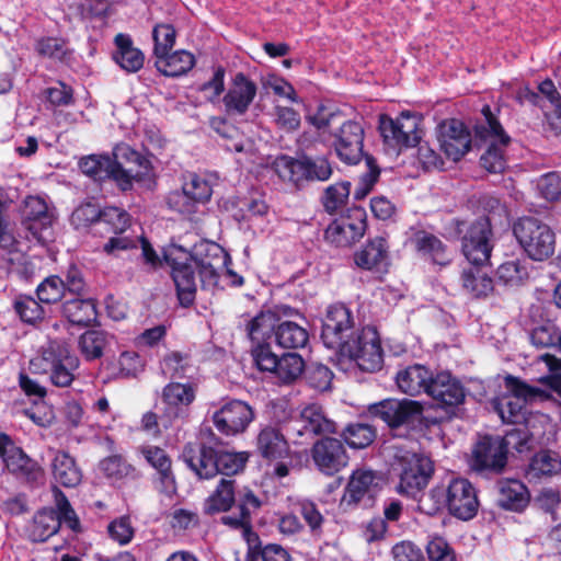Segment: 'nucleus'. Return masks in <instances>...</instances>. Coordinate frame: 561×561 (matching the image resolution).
Listing matches in <instances>:
<instances>
[{
    "label": "nucleus",
    "mask_w": 561,
    "mask_h": 561,
    "mask_svg": "<svg viewBox=\"0 0 561 561\" xmlns=\"http://www.w3.org/2000/svg\"><path fill=\"white\" fill-rule=\"evenodd\" d=\"M65 293V282L58 276H49L44 279L36 289L38 299L45 304H55L61 299Z\"/></svg>",
    "instance_id": "63"
},
{
    "label": "nucleus",
    "mask_w": 561,
    "mask_h": 561,
    "mask_svg": "<svg viewBox=\"0 0 561 561\" xmlns=\"http://www.w3.org/2000/svg\"><path fill=\"white\" fill-rule=\"evenodd\" d=\"M153 56L164 57L172 50L176 41V30L170 23H157L152 28Z\"/></svg>",
    "instance_id": "50"
},
{
    "label": "nucleus",
    "mask_w": 561,
    "mask_h": 561,
    "mask_svg": "<svg viewBox=\"0 0 561 561\" xmlns=\"http://www.w3.org/2000/svg\"><path fill=\"white\" fill-rule=\"evenodd\" d=\"M141 454L147 462L157 470L161 491L167 494L175 493V477L171 468V459L167 453L160 447L149 445L141 448Z\"/></svg>",
    "instance_id": "28"
},
{
    "label": "nucleus",
    "mask_w": 561,
    "mask_h": 561,
    "mask_svg": "<svg viewBox=\"0 0 561 561\" xmlns=\"http://www.w3.org/2000/svg\"><path fill=\"white\" fill-rule=\"evenodd\" d=\"M112 158L121 162L124 170H135L133 182H141L152 168L148 158L124 142L114 147Z\"/></svg>",
    "instance_id": "31"
},
{
    "label": "nucleus",
    "mask_w": 561,
    "mask_h": 561,
    "mask_svg": "<svg viewBox=\"0 0 561 561\" xmlns=\"http://www.w3.org/2000/svg\"><path fill=\"white\" fill-rule=\"evenodd\" d=\"M419 125L417 118L409 112H402L397 118L381 114L378 129L387 146L401 150L419 144L422 133Z\"/></svg>",
    "instance_id": "10"
},
{
    "label": "nucleus",
    "mask_w": 561,
    "mask_h": 561,
    "mask_svg": "<svg viewBox=\"0 0 561 561\" xmlns=\"http://www.w3.org/2000/svg\"><path fill=\"white\" fill-rule=\"evenodd\" d=\"M3 463L10 472L27 480H35L41 473V468L37 462L31 459L23 449L18 446L5 457Z\"/></svg>",
    "instance_id": "45"
},
{
    "label": "nucleus",
    "mask_w": 561,
    "mask_h": 561,
    "mask_svg": "<svg viewBox=\"0 0 561 561\" xmlns=\"http://www.w3.org/2000/svg\"><path fill=\"white\" fill-rule=\"evenodd\" d=\"M530 342L538 348L561 351V329L552 322H546L531 331Z\"/></svg>",
    "instance_id": "49"
},
{
    "label": "nucleus",
    "mask_w": 561,
    "mask_h": 561,
    "mask_svg": "<svg viewBox=\"0 0 561 561\" xmlns=\"http://www.w3.org/2000/svg\"><path fill=\"white\" fill-rule=\"evenodd\" d=\"M427 394L442 408H455L463 403L466 392L458 379L448 371H439L433 376Z\"/></svg>",
    "instance_id": "24"
},
{
    "label": "nucleus",
    "mask_w": 561,
    "mask_h": 561,
    "mask_svg": "<svg viewBox=\"0 0 561 561\" xmlns=\"http://www.w3.org/2000/svg\"><path fill=\"white\" fill-rule=\"evenodd\" d=\"M507 393L493 400L494 410L505 423H520L525 420L526 404L536 400H547L546 390L529 386L514 376L505 377Z\"/></svg>",
    "instance_id": "6"
},
{
    "label": "nucleus",
    "mask_w": 561,
    "mask_h": 561,
    "mask_svg": "<svg viewBox=\"0 0 561 561\" xmlns=\"http://www.w3.org/2000/svg\"><path fill=\"white\" fill-rule=\"evenodd\" d=\"M54 220V214L43 197L30 195L24 199L21 224L27 241H36L39 245L53 243Z\"/></svg>",
    "instance_id": "8"
},
{
    "label": "nucleus",
    "mask_w": 561,
    "mask_h": 561,
    "mask_svg": "<svg viewBox=\"0 0 561 561\" xmlns=\"http://www.w3.org/2000/svg\"><path fill=\"white\" fill-rule=\"evenodd\" d=\"M64 317L72 324L87 327L96 319V308L92 299H70L62 305Z\"/></svg>",
    "instance_id": "41"
},
{
    "label": "nucleus",
    "mask_w": 561,
    "mask_h": 561,
    "mask_svg": "<svg viewBox=\"0 0 561 561\" xmlns=\"http://www.w3.org/2000/svg\"><path fill=\"white\" fill-rule=\"evenodd\" d=\"M447 507V488L443 485L432 488L417 500V508L426 515H435Z\"/></svg>",
    "instance_id": "57"
},
{
    "label": "nucleus",
    "mask_w": 561,
    "mask_h": 561,
    "mask_svg": "<svg viewBox=\"0 0 561 561\" xmlns=\"http://www.w3.org/2000/svg\"><path fill=\"white\" fill-rule=\"evenodd\" d=\"M305 363L300 355L288 353L277 360L275 374L284 382H290L298 378L304 371Z\"/></svg>",
    "instance_id": "58"
},
{
    "label": "nucleus",
    "mask_w": 561,
    "mask_h": 561,
    "mask_svg": "<svg viewBox=\"0 0 561 561\" xmlns=\"http://www.w3.org/2000/svg\"><path fill=\"white\" fill-rule=\"evenodd\" d=\"M393 470L398 472V493L415 497L428 483L434 471L432 460L402 447H394Z\"/></svg>",
    "instance_id": "5"
},
{
    "label": "nucleus",
    "mask_w": 561,
    "mask_h": 561,
    "mask_svg": "<svg viewBox=\"0 0 561 561\" xmlns=\"http://www.w3.org/2000/svg\"><path fill=\"white\" fill-rule=\"evenodd\" d=\"M507 445L500 436H484L473 447L470 467L477 472L501 473L507 462Z\"/></svg>",
    "instance_id": "15"
},
{
    "label": "nucleus",
    "mask_w": 561,
    "mask_h": 561,
    "mask_svg": "<svg viewBox=\"0 0 561 561\" xmlns=\"http://www.w3.org/2000/svg\"><path fill=\"white\" fill-rule=\"evenodd\" d=\"M352 183L343 180L328 185L321 193L320 203L325 213L336 215L348 203Z\"/></svg>",
    "instance_id": "39"
},
{
    "label": "nucleus",
    "mask_w": 561,
    "mask_h": 561,
    "mask_svg": "<svg viewBox=\"0 0 561 561\" xmlns=\"http://www.w3.org/2000/svg\"><path fill=\"white\" fill-rule=\"evenodd\" d=\"M193 368L192 358L187 353L172 351L160 360L161 373L171 379L190 377Z\"/></svg>",
    "instance_id": "42"
},
{
    "label": "nucleus",
    "mask_w": 561,
    "mask_h": 561,
    "mask_svg": "<svg viewBox=\"0 0 561 561\" xmlns=\"http://www.w3.org/2000/svg\"><path fill=\"white\" fill-rule=\"evenodd\" d=\"M275 339L277 344L284 348H300L306 346L309 335L307 330L297 323L284 321L277 325Z\"/></svg>",
    "instance_id": "46"
},
{
    "label": "nucleus",
    "mask_w": 561,
    "mask_h": 561,
    "mask_svg": "<svg viewBox=\"0 0 561 561\" xmlns=\"http://www.w3.org/2000/svg\"><path fill=\"white\" fill-rule=\"evenodd\" d=\"M102 208L94 202L81 203L71 214L70 220L76 228L92 226L93 231L96 228Z\"/></svg>",
    "instance_id": "60"
},
{
    "label": "nucleus",
    "mask_w": 561,
    "mask_h": 561,
    "mask_svg": "<svg viewBox=\"0 0 561 561\" xmlns=\"http://www.w3.org/2000/svg\"><path fill=\"white\" fill-rule=\"evenodd\" d=\"M526 259L519 256L515 260L506 261L497 267V279L504 285L515 286L523 282L528 275Z\"/></svg>",
    "instance_id": "52"
},
{
    "label": "nucleus",
    "mask_w": 561,
    "mask_h": 561,
    "mask_svg": "<svg viewBox=\"0 0 561 561\" xmlns=\"http://www.w3.org/2000/svg\"><path fill=\"white\" fill-rule=\"evenodd\" d=\"M61 526V519L53 508L38 511L28 528V536L33 541L43 542L55 535Z\"/></svg>",
    "instance_id": "37"
},
{
    "label": "nucleus",
    "mask_w": 561,
    "mask_h": 561,
    "mask_svg": "<svg viewBox=\"0 0 561 561\" xmlns=\"http://www.w3.org/2000/svg\"><path fill=\"white\" fill-rule=\"evenodd\" d=\"M500 110L494 113L490 105H483L481 114L484 118L483 123H477L473 126L476 137L480 139L494 138L499 140L502 146H508L511 137L505 133L497 114Z\"/></svg>",
    "instance_id": "38"
},
{
    "label": "nucleus",
    "mask_w": 561,
    "mask_h": 561,
    "mask_svg": "<svg viewBox=\"0 0 561 561\" xmlns=\"http://www.w3.org/2000/svg\"><path fill=\"white\" fill-rule=\"evenodd\" d=\"M114 43L116 50L113 53L114 61L126 72L134 73L144 67L145 55L134 46L133 39L129 35L118 33Z\"/></svg>",
    "instance_id": "30"
},
{
    "label": "nucleus",
    "mask_w": 561,
    "mask_h": 561,
    "mask_svg": "<svg viewBox=\"0 0 561 561\" xmlns=\"http://www.w3.org/2000/svg\"><path fill=\"white\" fill-rule=\"evenodd\" d=\"M141 249L144 262L150 268L157 270L164 265L171 267V277L181 306H191L197 291L195 253L187 248H161L160 253L154 248Z\"/></svg>",
    "instance_id": "1"
},
{
    "label": "nucleus",
    "mask_w": 561,
    "mask_h": 561,
    "mask_svg": "<svg viewBox=\"0 0 561 561\" xmlns=\"http://www.w3.org/2000/svg\"><path fill=\"white\" fill-rule=\"evenodd\" d=\"M182 457L199 479H211L219 473L237 474L248 461L245 453H218L211 447L193 443L185 445Z\"/></svg>",
    "instance_id": "2"
},
{
    "label": "nucleus",
    "mask_w": 561,
    "mask_h": 561,
    "mask_svg": "<svg viewBox=\"0 0 561 561\" xmlns=\"http://www.w3.org/2000/svg\"><path fill=\"white\" fill-rule=\"evenodd\" d=\"M460 282L465 294L472 298L488 297L494 289L493 279L479 270H465L461 273Z\"/></svg>",
    "instance_id": "43"
},
{
    "label": "nucleus",
    "mask_w": 561,
    "mask_h": 561,
    "mask_svg": "<svg viewBox=\"0 0 561 561\" xmlns=\"http://www.w3.org/2000/svg\"><path fill=\"white\" fill-rule=\"evenodd\" d=\"M257 94L256 83L244 72H237L222 96L225 113L228 116L244 115Z\"/></svg>",
    "instance_id": "18"
},
{
    "label": "nucleus",
    "mask_w": 561,
    "mask_h": 561,
    "mask_svg": "<svg viewBox=\"0 0 561 561\" xmlns=\"http://www.w3.org/2000/svg\"><path fill=\"white\" fill-rule=\"evenodd\" d=\"M50 470L55 482L65 488H75L82 480L76 459L64 450H54Z\"/></svg>",
    "instance_id": "29"
},
{
    "label": "nucleus",
    "mask_w": 561,
    "mask_h": 561,
    "mask_svg": "<svg viewBox=\"0 0 561 561\" xmlns=\"http://www.w3.org/2000/svg\"><path fill=\"white\" fill-rule=\"evenodd\" d=\"M182 191L191 196V198L206 204L213 195V187L210 183L197 173H188L182 185Z\"/></svg>",
    "instance_id": "54"
},
{
    "label": "nucleus",
    "mask_w": 561,
    "mask_h": 561,
    "mask_svg": "<svg viewBox=\"0 0 561 561\" xmlns=\"http://www.w3.org/2000/svg\"><path fill=\"white\" fill-rule=\"evenodd\" d=\"M550 374L539 378V382L556 392L561 398V358L551 354H543L539 357Z\"/></svg>",
    "instance_id": "62"
},
{
    "label": "nucleus",
    "mask_w": 561,
    "mask_h": 561,
    "mask_svg": "<svg viewBox=\"0 0 561 561\" xmlns=\"http://www.w3.org/2000/svg\"><path fill=\"white\" fill-rule=\"evenodd\" d=\"M368 412L371 416L383 421L389 427L397 428L420 422L423 416V405L414 400L386 399L370 404Z\"/></svg>",
    "instance_id": "14"
},
{
    "label": "nucleus",
    "mask_w": 561,
    "mask_h": 561,
    "mask_svg": "<svg viewBox=\"0 0 561 561\" xmlns=\"http://www.w3.org/2000/svg\"><path fill=\"white\" fill-rule=\"evenodd\" d=\"M14 310L25 323H36L44 318V309L34 298L20 296L14 300Z\"/></svg>",
    "instance_id": "61"
},
{
    "label": "nucleus",
    "mask_w": 561,
    "mask_h": 561,
    "mask_svg": "<svg viewBox=\"0 0 561 561\" xmlns=\"http://www.w3.org/2000/svg\"><path fill=\"white\" fill-rule=\"evenodd\" d=\"M336 354L354 360L364 371L379 370L383 363L380 337L371 327L363 328L352 335Z\"/></svg>",
    "instance_id": "7"
},
{
    "label": "nucleus",
    "mask_w": 561,
    "mask_h": 561,
    "mask_svg": "<svg viewBox=\"0 0 561 561\" xmlns=\"http://www.w3.org/2000/svg\"><path fill=\"white\" fill-rule=\"evenodd\" d=\"M355 333L353 332V318L350 309L342 304L330 306L321 331L324 346L337 353Z\"/></svg>",
    "instance_id": "16"
},
{
    "label": "nucleus",
    "mask_w": 561,
    "mask_h": 561,
    "mask_svg": "<svg viewBox=\"0 0 561 561\" xmlns=\"http://www.w3.org/2000/svg\"><path fill=\"white\" fill-rule=\"evenodd\" d=\"M367 229L365 208L353 206L345 215L334 219L325 229L324 238L335 245H353L358 242Z\"/></svg>",
    "instance_id": "13"
},
{
    "label": "nucleus",
    "mask_w": 561,
    "mask_h": 561,
    "mask_svg": "<svg viewBox=\"0 0 561 561\" xmlns=\"http://www.w3.org/2000/svg\"><path fill=\"white\" fill-rule=\"evenodd\" d=\"M499 140H493L488 146L485 152L480 157V164L490 173H501L506 168L504 148Z\"/></svg>",
    "instance_id": "59"
},
{
    "label": "nucleus",
    "mask_w": 561,
    "mask_h": 561,
    "mask_svg": "<svg viewBox=\"0 0 561 561\" xmlns=\"http://www.w3.org/2000/svg\"><path fill=\"white\" fill-rule=\"evenodd\" d=\"M332 148L337 159L347 165H356L366 157L364 151L365 129L360 121L344 119L329 131Z\"/></svg>",
    "instance_id": "9"
},
{
    "label": "nucleus",
    "mask_w": 561,
    "mask_h": 561,
    "mask_svg": "<svg viewBox=\"0 0 561 561\" xmlns=\"http://www.w3.org/2000/svg\"><path fill=\"white\" fill-rule=\"evenodd\" d=\"M278 178L293 184L297 190L311 182H325L333 174L332 162L327 156H309L301 153L298 157L279 154L272 164Z\"/></svg>",
    "instance_id": "3"
},
{
    "label": "nucleus",
    "mask_w": 561,
    "mask_h": 561,
    "mask_svg": "<svg viewBox=\"0 0 561 561\" xmlns=\"http://www.w3.org/2000/svg\"><path fill=\"white\" fill-rule=\"evenodd\" d=\"M439 149L448 159L459 161L471 148V134L466 125L450 118L443 121L436 128Z\"/></svg>",
    "instance_id": "17"
},
{
    "label": "nucleus",
    "mask_w": 561,
    "mask_h": 561,
    "mask_svg": "<svg viewBox=\"0 0 561 561\" xmlns=\"http://www.w3.org/2000/svg\"><path fill=\"white\" fill-rule=\"evenodd\" d=\"M35 51L44 58L64 61L68 55L67 42L61 37L43 36L35 42Z\"/></svg>",
    "instance_id": "53"
},
{
    "label": "nucleus",
    "mask_w": 561,
    "mask_h": 561,
    "mask_svg": "<svg viewBox=\"0 0 561 561\" xmlns=\"http://www.w3.org/2000/svg\"><path fill=\"white\" fill-rule=\"evenodd\" d=\"M294 505L296 511L304 517L310 527V530L314 534H320L324 518L317 505L306 499L296 501Z\"/></svg>",
    "instance_id": "64"
},
{
    "label": "nucleus",
    "mask_w": 561,
    "mask_h": 561,
    "mask_svg": "<svg viewBox=\"0 0 561 561\" xmlns=\"http://www.w3.org/2000/svg\"><path fill=\"white\" fill-rule=\"evenodd\" d=\"M83 174L96 182L112 180L123 192L133 188V169L124 170L122 163L108 154H90L79 160Z\"/></svg>",
    "instance_id": "12"
},
{
    "label": "nucleus",
    "mask_w": 561,
    "mask_h": 561,
    "mask_svg": "<svg viewBox=\"0 0 561 561\" xmlns=\"http://www.w3.org/2000/svg\"><path fill=\"white\" fill-rule=\"evenodd\" d=\"M455 227L461 237L462 245H489L493 236L490 218L486 216L479 217L470 225L466 221L455 220Z\"/></svg>",
    "instance_id": "34"
},
{
    "label": "nucleus",
    "mask_w": 561,
    "mask_h": 561,
    "mask_svg": "<svg viewBox=\"0 0 561 561\" xmlns=\"http://www.w3.org/2000/svg\"><path fill=\"white\" fill-rule=\"evenodd\" d=\"M196 397V387L192 383L170 382L163 387L161 400L164 405V416L170 422L184 420L188 408Z\"/></svg>",
    "instance_id": "23"
},
{
    "label": "nucleus",
    "mask_w": 561,
    "mask_h": 561,
    "mask_svg": "<svg viewBox=\"0 0 561 561\" xmlns=\"http://www.w3.org/2000/svg\"><path fill=\"white\" fill-rule=\"evenodd\" d=\"M209 250H213V248ZM209 250L205 255L195 253V267L199 273L202 288L206 290H215L219 288L220 273L218 268L221 265L217 259L213 257V252Z\"/></svg>",
    "instance_id": "44"
},
{
    "label": "nucleus",
    "mask_w": 561,
    "mask_h": 561,
    "mask_svg": "<svg viewBox=\"0 0 561 561\" xmlns=\"http://www.w3.org/2000/svg\"><path fill=\"white\" fill-rule=\"evenodd\" d=\"M433 376L434 374L424 365L414 364L398 370L396 385L402 393L409 396H419L422 392L427 394Z\"/></svg>",
    "instance_id": "26"
},
{
    "label": "nucleus",
    "mask_w": 561,
    "mask_h": 561,
    "mask_svg": "<svg viewBox=\"0 0 561 561\" xmlns=\"http://www.w3.org/2000/svg\"><path fill=\"white\" fill-rule=\"evenodd\" d=\"M311 457L317 469L325 476H333L348 463L343 443L333 437L317 440L312 446Z\"/></svg>",
    "instance_id": "19"
},
{
    "label": "nucleus",
    "mask_w": 561,
    "mask_h": 561,
    "mask_svg": "<svg viewBox=\"0 0 561 561\" xmlns=\"http://www.w3.org/2000/svg\"><path fill=\"white\" fill-rule=\"evenodd\" d=\"M561 473V457L551 450H540L529 462L527 474L530 478H551Z\"/></svg>",
    "instance_id": "40"
},
{
    "label": "nucleus",
    "mask_w": 561,
    "mask_h": 561,
    "mask_svg": "<svg viewBox=\"0 0 561 561\" xmlns=\"http://www.w3.org/2000/svg\"><path fill=\"white\" fill-rule=\"evenodd\" d=\"M376 477L371 470H355L347 483L342 501L348 505L357 504L365 497H371L376 488Z\"/></svg>",
    "instance_id": "32"
},
{
    "label": "nucleus",
    "mask_w": 561,
    "mask_h": 561,
    "mask_svg": "<svg viewBox=\"0 0 561 561\" xmlns=\"http://www.w3.org/2000/svg\"><path fill=\"white\" fill-rule=\"evenodd\" d=\"M157 69L165 77L176 78L187 73L196 64L195 56L184 49L156 58Z\"/></svg>",
    "instance_id": "35"
},
{
    "label": "nucleus",
    "mask_w": 561,
    "mask_h": 561,
    "mask_svg": "<svg viewBox=\"0 0 561 561\" xmlns=\"http://www.w3.org/2000/svg\"><path fill=\"white\" fill-rule=\"evenodd\" d=\"M286 431L294 444H307L314 435L334 433L335 424L327 417L321 405L310 403L287 423Z\"/></svg>",
    "instance_id": "11"
},
{
    "label": "nucleus",
    "mask_w": 561,
    "mask_h": 561,
    "mask_svg": "<svg viewBox=\"0 0 561 561\" xmlns=\"http://www.w3.org/2000/svg\"><path fill=\"white\" fill-rule=\"evenodd\" d=\"M106 345V335L102 331L90 330L79 339V350L87 360L100 358Z\"/></svg>",
    "instance_id": "51"
},
{
    "label": "nucleus",
    "mask_w": 561,
    "mask_h": 561,
    "mask_svg": "<svg viewBox=\"0 0 561 561\" xmlns=\"http://www.w3.org/2000/svg\"><path fill=\"white\" fill-rule=\"evenodd\" d=\"M513 233L519 245H554L553 230L534 217L519 218L513 227Z\"/></svg>",
    "instance_id": "25"
},
{
    "label": "nucleus",
    "mask_w": 561,
    "mask_h": 561,
    "mask_svg": "<svg viewBox=\"0 0 561 561\" xmlns=\"http://www.w3.org/2000/svg\"><path fill=\"white\" fill-rule=\"evenodd\" d=\"M130 215L122 208L108 206L102 208L95 234L107 238L104 245H134L127 238H119L130 227Z\"/></svg>",
    "instance_id": "22"
},
{
    "label": "nucleus",
    "mask_w": 561,
    "mask_h": 561,
    "mask_svg": "<svg viewBox=\"0 0 561 561\" xmlns=\"http://www.w3.org/2000/svg\"><path fill=\"white\" fill-rule=\"evenodd\" d=\"M345 442L352 448H365L369 446L375 437L376 431L373 426L364 423L350 424L343 431Z\"/></svg>",
    "instance_id": "55"
},
{
    "label": "nucleus",
    "mask_w": 561,
    "mask_h": 561,
    "mask_svg": "<svg viewBox=\"0 0 561 561\" xmlns=\"http://www.w3.org/2000/svg\"><path fill=\"white\" fill-rule=\"evenodd\" d=\"M447 508L453 516L462 520H469L477 515V491L467 479H454L448 484Z\"/></svg>",
    "instance_id": "21"
},
{
    "label": "nucleus",
    "mask_w": 561,
    "mask_h": 561,
    "mask_svg": "<svg viewBox=\"0 0 561 561\" xmlns=\"http://www.w3.org/2000/svg\"><path fill=\"white\" fill-rule=\"evenodd\" d=\"M256 445L261 456L268 460L280 459L288 454V443L275 427L263 428L259 433Z\"/></svg>",
    "instance_id": "36"
},
{
    "label": "nucleus",
    "mask_w": 561,
    "mask_h": 561,
    "mask_svg": "<svg viewBox=\"0 0 561 561\" xmlns=\"http://www.w3.org/2000/svg\"><path fill=\"white\" fill-rule=\"evenodd\" d=\"M253 417L254 413L248 403L231 400L214 412L213 422L220 433L237 435L245 431Z\"/></svg>",
    "instance_id": "20"
},
{
    "label": "nucleus",
    "mask_w": 561,
    "mask_h": 561,
    "mask_svg": "<svg viewBox=\"0 0 561 561\" xmlns=\"http://www.w3.org/2000/svg\"><path fill=\"white\" fill-rule=\"evenodd\" d=\"M497 503L502 508L522 512L530 501L527 486L516 479H501L496 482Z\"/></svg>",
    "instance_id": "27"
},
{
    "label": "nucleus",
    "mask_w": 561,
    "mask_h": 561,
    "mask_svg": "<svg viewBox=\"0 0 561 561\" xmlns=\"http://www.w3.org/2000/svg\"><path fill=\"white\" fill-rule=\"evenodd\" d=\"M276 328L275 313L272 311H261L249 322L247 331L250 340L255 345L266 343Z\"/></svg>",
    "instance_id": "47"
},
{
    "label": "nucleus",
    "mask_w": 561,
    "mask_h": 561,
    "mask_svg": "<svg viewBox=\"0 0 561 561\" xmlns=\"http://www.w3.org/2000/svg\"><path fill=\"white\" fill-rule=\"evenodd\" d=\"M80 365L79 358L70 354L68 345L51 340L43 347L41 354L31 359V369L36 374L50 371V380L56 387H69Z\"/></svg>",
    "instance_id": "4"
},
{
    "label": "nucleus",
    "mask_w": 561,
    "mask_h": 561,
    "mask_svg": "<svg viewBox=\"0 0 561 561\" xmlns=\"http://www.w3.org/2000/svg\"><path fill=\"white\" fill-rule=\"evenodd\" d=\"M358 267L377 273H386L389 261L385 248H363L354 255Z\"/></svg>",
    "instance_id": "48"
},
{
    "label": "nucleus",
    "mask_w": 561,
    "mask_h": 561,
    "mask_svg": "<svg viewBox=\"0 0 561 561\" xmlns=\"http://www.w3.org/2000/svg\"><path fill=\"white\" fill-rule=\"evenodd\" d=\"M365 163L368 170L359 176L353 194L355 201L364 199L373 191L380 178V168L373 156H367Z\"/></svg>",
    "instance_id": "56"
},
{
    "label": "nucleus",
    "mask_w": 561,
    "mask_h": 561,
    "mask_svg": "<svg viewBox=\"0 0 561 561\" xmlns=\"http://www.w3.org/2000/svg\"><path fill=\"white\" fill-rule=\"evenodd\" d=\"M233 479L222 478L214 492L205 500L203 511L206 515L228 512L236 503L237 494Z\"/></svg>",
    "instance_id": "33"
}]
</instances>
